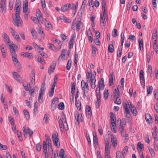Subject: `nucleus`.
Here are the masks:
<instances>
[{
  "instance_id": "4",
  "label": "nucleus",
  "mask_w": 158,
  "mask_h": 158,
  "mask_svg": "<svg viewBox=\"0 0 158 158\" xmlns=\"http://www.w3.org/2000/svg\"><path fill=\"white\" fill-rule=\"evenodd\" d=\"M6 0H0V12L2 13L5 12L6 10Z\"/></svg>"
},
{
  "instance_id": "42",
  "label": "nucleus",
  "mask_w": 158,
  "mask_h": 158,
  "mask_svg": "<svg viewBox=\"0 0 158 158\" xmlns=\"http://www.w3.org/2000/svg\"><path fill=\"white\" fill-rule=\"evenodd\" d=\"M26 130L27 133L29 134V137H31L33 133V131L28 127H27V129L26 128Z\"/></svg>"
},
{
  "instance_id": "31",
  "label": "nucleus",
  "mask_w": 158,
  "mask_h": 158,
  "mask_svg": "<svg viewBox=\"0 0 158 158\" xmlns=\"http://www.w3.org/2000/svg\"><path fill=\"white\" fill-rule=\"evenodd\" d=\"M37 31L38 33L40 34L42 38L44 37L45 35L43 31L42 30V29L41 27H39L38 28V29H37Z\"/></svg>"
},
{
  "instance_id": "13",
  "label": "nucleus",
  "mask_w": 158,
  "mask_h": 158,
  "mask_svg": "<svg viewBox=\"0 0 158 158\" xmlns=\"http://www.w3.org/2000/svg\"><path fill=\"white\" fill-rule=\"evenodd\" d=\"M11 55L12 60L15 65L16 66H19L20 65V64L19 63L18 60L16 58V54H15V55L14 56H13V55Z\"/></svg>"
},
{
  "instance_id": "52",
  "label": "nucleus",
  "mask_w": 158,
  "mask_h": 158,
  "mask_svg": "<svg viewBox=\"0 0 158 158\" xmlns=\"http://www.w3.org/2000/svg\"><path fill=\"white\" fill-rule=\"evenodd\" d=\"M106 4H104L103 3V5H102V14H103L104 15H104H106Z\"/></svg>"
},
{
  "instance_id": "5",
  "label": "nucleus",
  "mask_w": 158,
  "mask_h": 158,
  "mask_svg": "<svg viewBox=\"0 0 158 158\" xmlns=\"http://www.w3.org/2000/svg\"><path fill=\"white\" fill-rule=\"evenodd\" d=\"M111 124H112V127H114L116 126V119L115 115L112 112H110Z\"/></svg>"
},
{
  "instance_id": "59",
  "label": "nucleus",
  "mask_w": 158,
  "mask_h": 158,
  "mask_svg": "<svg viewBox=\"0 0 158 158\" xmlns=\"http://www.w3.org/2000/svg\"><path fill=\"white\" fill-rule=\"evenodd\" d=\"M41 145L40 143H38L36 145V149L37 151L40 152L41 149Z\"/></svg>"
},
{
  "instance_id": "30",
  "label": "nucleus",
  "mask_w": 158,
  "mask_h": 158,
  "mask_svg": "<svg viewBox=\"0 0 158 158\" xmlns=\"http://www.w3.org/2000/svg\"><path fill=\"white\" fill-rule=\"evenodd\" d=\"M122 49L121 47L119 46L117 52V55L118 57H120L121 56Z\"/></svg>"
},
{
  "instance_id": "50",
  "label": "nucleus",
  "mask_w": 158,
  "mask_h": 158,
  "mask_svg": "<svg viewBox=\"0 0 158 158\" xmlns=\"http://www.w3.org/2000/svg\"><path fill=\"white\" fill-rule=\"evenodd\" d=\"M114 98L116 99V100L114 102V103L117 104H118V105L120 104L121 103V101L120 99L119 98V97H114Z\"/></svg>"
},
{
  "instance_id": "36",
  "label": "nucleus",
  "mask_w": 158,
  "mask_h": 158,
  "mask_svg": "<svg viewBox=\"0 0 158 158\" xmlns=\"http://www.w3.org/2000/svg\"><path fill=\"white\" fill-rule=\"evenodd\" d=\"M78 57V54H76V52H75V54L74 56V64L75 68H76L77 66V59Z\"/></svg>"
},
{
  "instance_id": "2",
  "label": "nucleus",
  "mask_w": 158,
  "mask_h": 158,
  "mask_svg": "<svg viewBox=\"0 0 158 158\" xmlns=\"http://www.w3.org/2000/svg\"><path fill=\"white\" fill-rule=\"evenodd\" d=\"M45 83H43L41 86L40 89L38 97V101L40 103H42L43 102V95L44 92V91Z\"/></svg>"
},
{
  "instance_id": "24",
  "label": "nucleus",
  "mask_w": 158,
  "mask_h": 158,
  "mask_svg": "<svg viewBox=\"0 0 158 158\" xmlns=\"http://www.w3.org/2000/svg\"><path fill=\"white\" fill-rule=\"evenodd\" d=\"M116 157L117 158H125L124 155L123 153H121L119 151L117 152L116 153Z\"/></svg>"
},
{
  "instance_id": "28",
  "label": "nucleus",
  "mask_w": 158,
  "mask_h": 158,
  "mask_svg": "<svg viewBox=\"0 0 158 158\" xmlns=\"http://www.w3.org/2000/svg\"><path fill=\"white\" fill-rule=\"evenodd\" d=\"M144 146L140 142H139L137 144V149L140 151H142L143 150Z\"/></svg>"
},
{
  "instance_id": "22",
  "label": "nucleus",
  "mask_w": 158,
  "mask_h": 158,
  "mask_svg": "<svg viewBox=\"0 0 158 158\" xmlns=\"http://www.w3.org/2000/svg\"><path fill=\"white\" fill-rule=\"evenodd\" d=\"M96 94L98 101V104H96V106L98 108L99 107L101 103V95L100 93L97 94Z\"/></svg>"
},
{
  "instance_id": "12",
  "label": "nucleus",
  "mask_w": 158,
  "mask_h": 158,
  "mask_svg": "<svg viewBox=\"0 0 158 158\" xmlns=\"http://www.w3.org/2000/svg\"><path fill=\"white\" fill-rule=\"evenodd\" d=\"M129 102L130 103V105L129 104V107L133 114L135 116H136L137 114L136 109L134 106L131 104L130 102Z\"/></svg>"
},
{
  "instance_id": "37",
  "label": "nucleus",
  "mask_w": 158,
  "mask_h": 158,
  "mask_svg": "<svg viewBox=\"0 0 158 158\" xmlns=\"http://www.w3.org/2000/svg\"><path fill=\"white\" fill-rule=\"evenodd\" d=\"M114 97H120V92L119 90H117L116 89H114V91L113 92Z\"/></svg>"
},
{
  "instance_id": "40",
  "label": "nucleus",
  "mask_w": 158,
  "mask_h": 158,
  "mask_svg": "<svg viewBox=\"0 0 158 158\" xmlns=\"http://www.w3.org/2000/svg\"><path fill=\"white\" fill-rule=\"evenodd\" d=\"M93 135H94V138H93V140H94V143H96L94 146L95 147V146H96L97 147V145H98V137L95 134V135H94V133H93Z\"/></svg>"
},
{
  "instance_id": "47",
  "label": "nucleus",
  "mask_w": 158,
  "mask_h": 158,
  "mask_svg": "<svg viewBox=\"0 0 158 158\" xmlns=\"http://www.w3.org/2000/svg\"><path fill=\"white\" fill-rule=\"evenodd\" d=\"M154 44V45L153 46V48L156 53H158V47L156 42H155Z\"/></svg>"
},
{
  "instance_id": "3",
  "label": "nucleus",
  "mask_w": 158,
  "mask_h": 158,
  "mask_svg": "<svg viewBox=\"0 0 158 158\" xmlns=\"http://www.w3.org/2000/svg\"><path fill=\"white\" fill-rule=\"evenodd\" d=\"M81 87L84 96H85V92L89 90V86L88 83L85 82L84 81L82 80L81 83Z\"/></svg>"
},
{
  "instance_id": "32",
  "label": "nucleus",
  "mask_w": 158,
  "mask_h": 158,
  "mask_svg": "<svg viewBox=\"0 0 158 158\" xmlns=\"http://www.w3.org/2000/svg\"><path fill=\"white\" fill-rule=\"evenodd\" d=\"M85 111L86 114L88 115H91V110L90 107L89 106H86Z\"/></svg>"
},
{
  "instance_id": "63",
  "label": "nucleus",
  "mask_w": 158,
  "mask_h": 158,
  "mask_svg": "<svg viewBox=\"0 0 158 158\" xmlns=\"http://www.w3.org/2000/svg\"><path fill=\"white\" fill-rule=\"evenodd\" d=\"M48 114H46L44 115V121L45 123H47L48 122Z\"/></svg>"
},
{
  "instance_id": "9",
  "label": "nucleus",
  "mask_w": 158,
  "mask_h": 158,
  "mask_svg": "<svg viewBox=\"0 0 158 158\" xmlns=\"http://www.w3.org/2000/svg\"><path fill=\"white\" fill-rule=\"evenodd\" d=\"M71 93L73 94V96L72 98H71V102L72 103V102H74L73 101V95L75 93V83L74 82H71Z\"/></svg>"
},
{
  "instance_id": "64",
  "label": "nucleus",
  "mask_w": 158,
  "mask_h": 158,
  "mask_svg": "<svg viewBox=\"0 0 158 158\" xmlns=\"http://www.w3.org/2000/svg\"><path fill=\"white\" fill-rule=\"evenodd\" d=\"M154 95L155 98L157 100L158 99V91L157 90H155L154 91Z\"/></svg>"
},
{
  "instance_id": "56",
  "label": "nucleus",
  "mask_w": 158,
  "mask_h": 158,
  "mask_svg": "<svg viewBox=\"0 0 158 158\" xmlns=\"http://www.w3.org/2000/svg\"><path fill=\"white\" fill-rule=\"evenodd\" d=\"M9 119L11 125H14V119L12 117L10 116L9 117Z\"/></svg>"
},
{
  "instance_id": "33",
  "label": "nucleus",
  "mask_w": 158,
  "mask_h": 158,
  "mask_svg": "<svg viewBox=\"0 0 158 158\" xmlns=\"http://www.w3.org/2000/svg\"><path fill=\"white\" fill-rule=\"evenodd\" d=\"M78 91L77 90V93L75 95V105L76 106L77 109L78 110L79 108V102L77 100V98L78 97Z\"/></svg>"
},
{
  "instance_id": "54",
  "label": "nucleus",
  "mask_w": 158,
  "mask_h": 158,
  "mask_svg": "<svg viewBox=\"0 0 158 158\" xmlns=\"http://www.w3.org/2000/svg\"><path fill=\"white\" fill-rule=\"evenodd\" d=\"M62 10L63 12H65L68 10V8L67 4L63 5L62 7Z\"/></svg>"
},
{
  "instance_id": "41",
  "label": "nucleus",
  "mask_w": 158,
  "mask_h": 158,
  "mask_svg": "<svg viewBox=\"0 0 158 158\" xmlns=\"http://www.w3.org/2000/svg\"><path fill=\"white\" fill-rule=\"evenodd\" d=\"M108 50V52L110 53H112L114 51V47L112 44H110L109 45Z\"/></svg>"
},
{
  "instance_id": "46",
  "label": "nucleus",
  "mask_w": 158,
  "mask_h": 158,
  "mask_svg": "<svg viewBox=\"0 0 158 158\" xmlns=\"http://www.w3.org/2000/svg\"><path fill=\"white\" fill-rule=\"evenodd\" d=\"M58 119H59V123L60 127L61 128H63L64 127V124L63 123V121L61 120V118H60L59 117H58Z\"/></svg>"
},
{
  "instance_id": "17",
  "label": "nucleus",
  "mask_w": 158,
  "mask_h": 158,
  "mask_svg": "<svg viewBox=\"0 0 158 158\" xmlns=\"http://www.w3.org/2000/svg\"><path fill=\"white\" fill-rule=\"evenodd\" d=\"M15 15V18L14 19V24L16 26H19V24L20 20V18L19 15L17 16V15Z\"/></svg>"
},
{
  "instance_id": "44",
  "label": "nucleus",
  "mask_w": 158,
  "mask_h": 158,
  "mask_svg": "<svg viewBox=\"0 0 158 158\" xmlns=\"http://www.w3.org/2000/svg\"><path fill=\"white\" fill-rule=\"evenodd\" d=\"M23 112L26 119L27 120L29 119L30 116L27 110L25 109L24 110Z\"/></svg>"
},
{
  "instance_id": "18",
  "label": "nucleus",
  "mask_w": 158,
  "mask_h": 158,
  "mask_svg": "<svg viewBox=\"0 0 158 158\" xmlns=\"http://www.w3.org/2000/svg\"><path fill=\"white\" fill-rule=\"evenodd\" d=\"M0 49L2 54V57L5 58L6 57V48L2 44L0 46Z\"/></svg>"
},
{
  "instance_id": "45",
  "label": "nucleus",
  "mask_w": 158,
  "mask_h": 158,
  "mask_svg": "<svg viewBox=\"0 0 158 158\" xmlns=\"http://www.w3.org/2000/svg\"><path fill=\"white\" fill-rule=\"evenodd\" d=\"M71 63L72 61L71 60H68L66 67L67 69V70H69L70 69L71 66Z\"/></svg>"
},
{
  "instance_id": "19",
  "label": "nucleus",
  "mask_w": 158,
  "mask_h": 158,
  "mask_svg": "<svg viewBox=\"0 0 158 158\" xmlns=\"http://www.w3.org/2000/svg\"><path fill=\"white\" fill-rule=\"evenodd\" d=\"M94 76H94V75L93 76L91 71L90 70V72H88L86 74V79L87 81L90 82V80L93 79Z\"/></svg>"
},
{
  "instance_id": "21",
  "label": "nucleus",
  "mask_w": 158,
  "mask_h": 158,
  "mask_svg": "<svg viewBox=\"0 0 158 158\" xmlns=\"http://www.w3.org/2000/svg\"><path fill=\"white\" fill-rule=\"evenodd\" d=\"M146 120L148 123H152V118L151 116L149 114H147L145 115Z\"/></svg>"
},
{
  "instance_id": "57",
  "label": "nucleus",
  "mask_w": 158,
  "mask_h": 158,
  "mask_svg": "<svg viewBox=\"0 0 158 158\" xmlns=\"http://www.w3.org/2000/svg\"><path fill=\"white\" fill-rule=\"evenodd\" d=\"M13 38L15 39V40L18 41H20V39L19 37V35L16 33V34L15 35V36H13Z\"/></svg>"
},
{
  "instance_id": "38",
  "label": "nucleus",
  "mask_w": 158,
  "mask_h": 158,
  "mask_svg": "<svg viewBox=\"0 0 158 158\" xmlns=\"http://www.w3.org/2000/svg\"><path fill=\"white\" fill-rule=\"evenodd\" d=\"M147 95L148 94H151L152 92L153 88L152 86H147Z\"/></svg>"
},
{
  "instance_id": "25",
  "label": "nucleus",
  "mask_w": 158,
  "mask_h": 158,
  "mask_svg": "<svg viewBox=\"0 0 158 158\" xmlns=\"http://www.w3.org/2000/svg\"><path fill=\"white\" fill-rule=\"evenodd\" d=\"M138 43L140 50L141 51L143 50V39L141 38H139L138 40Z\"/></svg>"
},
{
  "instance_id": "1",
  "label": "nucleus",
  "mask_w": 158,
  "mask_h": 158,
  "mask_svg": "<svg viewBox=\"0 0 158 158\" xmlns=\"http://www.w3.org/2000/svg\"><path fill=\"white\" fill-rule=\"evenodd\" d=\"M52 139L54 144L57 148L60 146V143L59 141V137L57 133H54L52 135Z\"/></svg>"
},
{
  "instance_id": "29",
  "label": "nucleus",
  "mask_w": 158,
  "mask_h": 158,
  "mask_svg": "<svg viewBox=\"0 0 158 158\" xmlns=\"http://www.w3.org/2000/svg\"><path fill=\"white\" fill-rule=\"evenodd\" d=\"M28 6V2H26L23 5V12L24 13L27 12Z\"/></svg>"
},
{
  "instance_id": "23",
  "label": "nucleus",
  "mask_w": 158,
  "mask_h": 158,
  "mask_svg": "<svg viewBox=\"0 0 158 158\" xmlns=\"http://www.w3.org/2000/svg\"><path fill=\"white\" fill-rule=\"evenodd\" d=\"M95 76H94L93 79L90 80L91 83L90 85L91 87L94 89L96 87L95 82H96Z\"/></svg>"
},
{
  "instance_id": "8",
  "label": "nucleus",
  "mask_w": 158,
  "mask_h": 158,
  "mask_svg": "<svg viewBox=\"0 0 158 158\" xmlns=\"http://www.w3.org/2000/svg\"><path fill=\"white\" fill-rule=\"evenodd\" d=\"M67 5L68 8V9H71L73 10H74L75 11L74 14H75L76 12L78 6V2H76V5H74V4L73 3H67Z\"/></svg>"
},
{
  "instance_id": "11",
  "label": "nucleus",
  "mask_w": 158,
  "mask_h": 158,
  "mask_svg": "<svg viewBox=\"0 0 158 158\" xmlns=\"http://www.w3.org/2000/svg\"><path fill=\"white\" fill-rule=\"evenodd\" d=\"M56 65V62L55 61H53L48 69V73L49 74H51L54 70Z\"/></svg>"
},
{
  "instance_id": "15",
  "label": "nucleus",
  "mask_w": 158,
  "mask_h": 158,
  "mask_svg": "<svg viewBox=\"0 0 158 158\" xmlns=\"http://www.w3.org/2000/svg\"><path fill=\"white\" fill-rule=\"evenodd\" d=\"M36 15L38 21H43V17L42 16V15L39 9L36 11Z\"/></svg>"
},
{
  "instance_id": "34",
  "label": "nucleus",
  "mask_w": 158,
  "mask_h": 158,
  "mask_svg": "<svg viewBox=\"0 0 158 158\" xmlns=\"http://www.w3.org/2000/svg\"><path fill=\"white\" fill-rule=\"evenodd\" d=\"M111 141L112 144L114 147H115L117 145V143L116 138L113 136L111 138Z\"/></svg>"
},
{
  "instance_id": "43",
  "label": "nucleus",
  "mask_w": 158,
  "mask_h": 158,
  "mask_svg": "<svg viewBox=\"0 0 158 158\" xmlns=\"http://www.w3.org/2000/svg\"><path fill=\"white\" fill-rule=\"evenodd\" d=\"M74 39L73 37H71L69 43V48L71 49L73 47Z\"/></svg>"
},
{
  "instance_id": "55",
  "label": "nucleus",
  "mask_w": 158,
  "mask_h": 158,
  "mask_svg": "<svg viewBox=\"0 0 158 158\" xmlns=\"http://www.w3.org/2000/svg\"><path fill=\"white\" fill-rule=\"evenodd\" d=\"M139 77L140 79L144 78V72L143 70H141L139 72Z\"/></svg>"
},
{
  "instance_id": "51",
  "label": "nucleus",
  "mask_w": 158,
  "mask_h": 158,
  "mask_svg": "<svg viewBox=\"0 0 158 158\" xmlns=\"http://www.w3.org/2000/svg\"><path fill=\"white\" fill-rule=\"evenodd\" d=\"M43 149H44V152L45 151V152H46V151H47V146L46 142L45 141H44L43 142Z\"/></svg>"
},
{
  "instance_id": "10",
  "label": "nucleus",
  "mask_w": 158,
  "mask_h": 158,
  "mask_svg": "<svg viewBox=\"0 0 158 158\" xmlns=\"http://www.w3.org/2000/svg\"><path fill=\"white\" fill-rule=\"evenodd\" d=\"M98 88H99V89H101V90H103L104 89L105 85L104 84V80L102 78L100 80L98 81Z\"/></svg>"
},
{
  "instance_id": "61",
  "label": "nucleus",
  "mask_w": 158,
  "mask_h": 158,
  "mask_svg": "<svg viewBox=\"0 0 158 158\" xmlns=\"http://www.w3.org/2000/svg\"><path fill=\"white\" fill-rule=\"evenodd\" d=\"M57 103L56 102H54V101L52 102V108L53 110H55L56 108Z\"/></svg>"
},
{
  "instance_id": "26",
  "label": "nucleus",
  "mask_w": 158,
  "mask_h": 158,
  "mask_svg": "<svg viewBox=\"0 0 158 158\" xmlns=\"http://www.w3.org/2000/svg\"><path fill=\"white\" fill-rule=\"evenodd\" d=\"M2 37L5 42L9 43L10 40L6 33L4 32L2 33Z\"/></svg>"
},
{
  "instance_id": "60",
  "label": "nucleus",
  "mask_w": 158,
  "mask_h": 158,
  "mask_svg": "<svg viewBox=\"0 0 158 158\" xmlns=\"http://www.w3.org/2000/svg\"><path fill=\"white\" fill-rule=\"evenodd\" d=\"M7 148V147L6 145H3L0 143V149L6 150Z\"/></svg>"
},
{
  "instance_id": "62",
  "label": "nucleus",
  "mask_w": 158,
  "mask_h": 158,
  "mask_svg": "<svg viewBox=\"0 0 158 158\" xmlns=\"http://www.w3.org/2000/svg\"><path fill=\"white\" fill-rule=\"evenodd\" d=\"M148 149L152 156L155 157V154L152 148H149Z\"/></svg>"
},
{
  "instance_id": "58",
  "label": "nucleus",
  "mask_w": 158,
  "mask_h": 158,
  "mask_svg": "<svg viewBox=\"0 0 158 158\" xmlns=\"http://www.w3.org/2000/svg\"><path fill=\"white\" fill-rule=\"evenodd\" d=\"M92 53L93 54H95L96 53V51L97 50V49L96 48L95 46L92 45Z\"/></svg>"
},
{
  "instance_id": "39",
  "label": "nucleus",
  "mask_w": 158,
  "mask_h": 158,
  "mask_svg": "<svg viewBox=\"0 0 158 158\" xmlns=\"http://www.w3.org/2000/svg\"><path fill=\"white\" fill-rule=\"evenodd\" d=\"M23 56L25 57H28L30 59H31L32 58V54L31 53L28 52L24 53L23 54Z\"/></svg>"
},
{
  "instance_id": "16",
  "label": "nucleus",
  "mask_w": 158,
  "mask_h": 158,
  "mask_svg": "<svg viewBox=\"0 0 158 158\" xmlns=\"http://www.w3.org/2000/svg\"><path fill=\"white\" fill-rule=\"evenodd\" d=\"M100 21L101 24V26H106V22L105 20V16L103 14H102V13H101L100 14Z\"/></svg>"
},
{
  "instance_id": "49",
  "label": "nucleus",
  "mask_w": 158,
  "mask_h": 158,
  "mask_svg": "<svg viewBox=\"0 0 158 158\" xmlns=\"http://www.w3.org/2000/svg\"><path fill=\"white\" fill-rule=\"evenodd\" d=\"M58 108L61 110H63L64 108V105L63 102H61L58 105Z\"/></svg>"
},
{
  "instance_id": "6",
  "label": "nucleus",
  "mask_w": 158,
  "mask_h": 158,
  "mask_svg": "<svg viewBox=\"0 0 158 158\" xmlns=\"http://www.w3.org/2000/svg\"><path fill=\"white\" fill-rule=\"evenodd\" d=\"M74 122L76 127L79 126V112L78 110H76L74 113Z\"/></svg>"
},
{
  "instance_id": "48",
  "label": "nucleus",
  "mask_w": 158,
  "mask_h": 158,
  "mask_svg": "<svg viewBox=\"0 0 158 158\" xmlns=\"http://www.w3.org/2000/svg\"><path fill=\"white\" fill-rule=\"evenodd\" d=\"M31 33L32 34V36L34 37V38H35V39H36L37 38V32L34 30V29H33L31 30Z\"/></svg>"
},
{
  "instance_id": "20",
  "label": "nucleus",
  "mask_w": 158,
  "mask_h": 158,
  "mask_svg": "<svg viewBox=\"0 0 158 158\" xmlns=\"http://www.w3.org/2000/svg\"><path fill=\"white\" fill-rule=\"evenodd\" d=\"M15 44H11L9 45L10 49L11 55L14 56L16 54V52L14 48Z\"/></svg>"
},
{
  "instance_id": "7",
  "label": "nucleus",
  "mask_w": 158,
  "mask_h": 158,
  "mask_svg": "<svg viewBox=\"0 0 158 158\" xmlns=\"http://www.w3.org/2000/svg\"><path fill=\"white\" fill-rule=\"evenodd\" d=\"M21 3L19 0L16 1L15 3L16 13L15 15H19L20 13V9L21 7Z\"/></svg>"
},
{
  "instance_id": "27",
  "label": "nucleus",
  "mask_w": 158,
  "mask_h": 158,
  "mask_svg": "<svg viewBox=\"0 0 158 158\" xmlns=\"http://www.w3.org/2000/svg\"><path fill=\"white\" fill-rule=\"evenodd\" d=\"M55 87V84H53L52 85V88L51 89V91H50L49 93V96L50 97H52L53 96L54 92Z\"/></svg>"
},
{
  "instance_id": "53",
  "label": "nucleus",
  "mask_w": 158,
  "mask_h": 158,
  "mask_svg": "<svg viewBox=\"0 0 158 158\" xmlns=\"http://www.w3.org/2000/svg\"><path fill=\"white\" fill-rule=\"evenodd\" d=\"M48 47L49 48L52 49L53 50H54L56 49L55 46L53 44L51 43H48Z\"/></svg>"
},
{
  "instance_id": "35",
  "label": "nucleus",
  "mask_w": 158,
  "mask_h": 158,
  "mask_svg": "<svg viewBox=\"0 0 158 158\" xmlns=\"http://www.w3.org/2000/svg\"><path fill=\"white\" fill-rule=\"evenodd\" d=\"M103 95L105 99L106 100H107L108 99L109 96V93L108 92V90L106 89L104 90Z\"/></svg>"
},
{
  "instance_id": "14",
  "label": "nucleus",
  "mask_w": 158,
  "mask_h": 158,
  "mask_svg": "<svg viewBox=\"0 0 158 158\" xmlns=\"http://www.w3.org/2000/svg\"><path fill=\"white\" fill-rule=\"evenodd\" d=\"M72 24L73 25H76L77 30L78 31L79 30V18L77 17L74 20Z\"/></svg>"
}]
</instances>
